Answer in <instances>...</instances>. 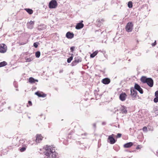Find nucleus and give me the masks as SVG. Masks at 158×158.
<instances>
[{"label":"nucleus","instance_id":"38","mask_svg":"<svg viewBox=\"0 0 158 158\" xmlns=\"http://www.w3.org/2000/svg\"><path fill=\"white\" fill-rule=\"evenodd\" d=\"M156 44V41H155V42L152 44V45L153 47L155 46Z\"/></svg>","mask_w":158,"mask_h":158},{"label":"nucleus","instance_id":"6","mask_svg":"<svg viewBox=\"0 0 158 158\" xmlns=\"http://www.w3.org/2000/svg\"><path fill=\"white\" fill-rule=\"evenodd\" d=\"M131 95L132 98H136L137 92L136 90L133 88H131Z\"/></svg>","mask_w":158,"mask_h":158},{"label":"nucleus","instance_id":"10","mask_svg":"<svg viewBox=\"0 0 158 158\" xmlns=\"http://www.w3.org/2000/svg\"><path fill=\"white\" fill-rule=\"evenodd\" d=\"M146 83H147L149 86L152 87L153 85V81L152 78H148V79Z\"/></svg>","mask_w":158,"mask_h":158},{"label":"nucleus","instance_id":"37","mask_svg":"<svg viewBox=\"0 0 158 158\" xmlns=\"http://www.w3.org/2000/svg\"><path fill=\"white\" fill-rule=\"evenodd\" d=\"M75 48V47L74 46L71 47L70 48V50L71 52H73L74 51V49Z\"/></svg>","mask_w":158,"mask_h":158},{"label":"nucleus","instance_id":"26","mask_svg":"<svg viewBox=\"0 0 158 158\" xmlns=\"http://www.w3.org/2000/svg\"><path fill=\"white\" fill-rule=\"evenodd\" d=\"M7 64V63L5 61L0 62V67L4 66Z\"/></svg>","mask_w":158,"mask_h":158},{"label":"nucleus","instance_id":"7","mask_svg":"<svg viewBox=\"0 0 158 158\" xmlns=\"http://www.w3.org/2000/svg\"><path fill=\"white\" fill-rule=\"evenodd\" d=\"M134 89L135 90H138L141 94H143V89L137 83L135 84Z\"/></svg>","mask_w":158,"mask_h":158},{"label":"nucleus","instance_id":"43","mask_svg":"<svg viewBox=\"0 0 158 158\" xmlns=\"http://www.w3.org/2000/svg\"><path fill=\"white\" fill-rule=\"evenodd\" d=\"M156 155L158 156V150H157V151H156Z\"/></svg>","mask_w":158,"mask_h":158},{"label":"nucleus","instance_id":"21","mask_svg":"<svg viewBox=\"0 0 158 158\" xmlns=\"http://www.w3.org/2000/svg\"><path fill=\"white\" fill-rule=\"evenodd\" d=\"M42 139V137L40 135H37L36 140V142L39 143Z\"/></svg>","mask_w":158,"mask_h":158},{"label":"nucleus","instance_id":"30","mask_svg":"<svg viewBox=\"0 0 158 158\" xmlns=\"http://www.w3.org/2000/svg\"><path fill=\"white\" fill-rule=\"evenodd\" d=\"M33 60V58L32 57L27 58H26V62H31Z\"/></svg>","mask_w":158,"mask_h":158},{"label":"nucleus","instance_id":"28","mask_svg":"<svg viewBox=\"0 0 158 158\" xmlns=\"http://www.w3.org/2000/svg\"><path fill=\"white\" fill-rule=\"evenodd\" d=\"M128 6L129 8H131L132 7V2L131 1H129L128 2Z\"/></svg>","mask_w":158,"mask_h":158},{"label":"nucleus","instance_id":"41","mask_svg":"<svg viewBox=\"0 0 158 158\" xmlns=\"http://www.w3.org/2000/svg\"><path fill=\"white\" fill-rule=\"evenodd\" d=\"M93 127L94 128H95L96 127V124L95 123H94L93 124Z\"/></svg>","mask_w":158,"mask_h":158},{"label":"nucleus","instance_id":"24","mask_svg":"<svg viewBox=\"0 0 158 158\" xmlns=\"http://www.w3.org/2000/svg\"><path fill=\"white\" fill-rule=\"evenodd\" d=\"M98 51H96L94 52L93 53L91 54L90 55V57L91 58H94V57L98 54Z\"/></svg>","mask_w":158,"mask_h":158},{"label":"nucleus","instance_id":"3","mask_svg":"<svg viewBox=\"0 0 158 158\" xmlns=\"http://www.w3.org/2000/svg\"><path fill=\"white\" fill-rule=\"evenodd\" d=\"M114 134L109 135L107 140L108 142L110 143V144H114L117 141V140L114 138Z\"/></svg>","mask_w":158,"mask_h":158},{"label":"nucleus","instance_id":"47","mask_svg":"<svg viewBox=\"0 0 158 158\" xmlns=\"http://www.w3.org/2000/svg\"><path fill=\"white\" fill-rule=\"evenodd\" d=\"M10 107H8V109H10Z\"/></svg>","mask_w":158,"mask_h":158},{"label":"nucleus","instance_id":"22","mask_svg":"<svg viewBox=\"0 0 158 158\" xmlns=\"http://www.w3.org/2000/svg\"><path fill=\"white\" fill-rule=\"evenodd\" d=\"M24 10L30 15L32 14L33 13V10L29 8H25Z\"/></svg>","mask_w":158,"mask_h":158},{"label":"nucleus","instance_id":"5","mask_svg":"<svg viewBox=\"0 0 158 158\" xmlns=\"http://www.w3.org/2000/svg\"><path fill=\"white\" fill-rule=\"evenodd\" d=\"M57 5V2L55 0H52L49 3V7L50 8H56Z\"/></svg>","mask_w":158,"mask_h":158},{"label":"nucleus","instance_id":"12","mask_svg":"<svg viewBox=\"0 0 158 158\" xmlns=\"http://www.w3.org/2000/svg\"><path fill=\"white\" fill-rule=\"evenodd\" d=\"M2 45L3 46H0V52L4 53L6 51V46L4 44H2Z\"/></svg>","mask_w":158,"mask_h":158},{"label":"nucleus","instance_id":"31","mask_svg":"<svg viewBox=\"0 0 158 158\" xmlns=\"http://www.w3.org/2000/svg\"><path fill=\"white\" fill-rule=\"evenodd\" d=\"M96 96V98L97 100L100 99L101 98V95H98V94H95Z\"/></svg>","mask_w":158,"mask_h":158},{"label":"nucleus","instance_id":"13","mask_svg":"<svg viewBox=\"0 0 158 158\" xmlns=\"http://www.w3.org/2000/svg\"><path fill=\"white\" fill-rule=\"evenodd\" d=\"M74 34L73 32L68 31L66 33V36L69 39H71L74 37Z\"/></svg>","mask_w":158,"mask_h":158},{"label":"nucleus","instance_id":"17","mask_svg":"<svg viewBox=\"0 0 158 158\" xmlns=\"http://www.w3.org/2000/svg\"><path fill=\"white\" fill-rule=\"evenodd\" d=\"M148 78H147L145 76H142L140 78V81L143 83H146L147 82Z\"/></svg>","mask_w":158,"mask_h":158},{"label":"nucleus","instance_id":"32","mask_svg":"<svg viewBox=\"0 0 158 158\" xmlns=\"http://www.w3.org/2000/svg\"><path fill=\"white\" fill-rule=\"evenodd\" d=\"M87 135V133H84V134H82L81 135L83 139H84L85 138V137Z\"/></svg>","mask_w":158,"mask_h":158},{"label":"nucleus","instance_id":"42","mask_svg":"<svg viewBox=\"0 0 158 158\" xmlns=\"http://www.w3.org/2000/svg\"><path fill=\"white\" fill-rule=\"evenodd\" d=\"M102 124L103 125H105L106 124V123L105 122H103L102 123Z\"/></svg>","mask_w":158,"mask_h":158},{"label":"nucleus","instance_id":"1","mask_svg":"<svg viewBox=\"0 0 158 158\" xmlns=\"http://www.w3.org/2000/svg\"><path fill=\"white\" fill-rule=\"evenodd\" d=\"M45 155L47 158H57L58 153L55 152V148L53 145H47L44 148Z\"/></svg>","mask_w":158,"mask_h":158},{"label":"nucleus","instance_id":"15","mask_svg":"<svg viewBox=\"0 0 158 158\" xmlns=\"http://www.w3.org/2000/svg\"><path fill=\"white\" fill-rule=\"evenodd\" d=\"M34 24V21H31L28 23H27V27L30 29H32L33 27V26Z\"/></svg>","mask_w":158,"mask_h":158},{"label":"nucleus","instance_id":"36","mask_svg":"<svg viewBox=\"0 0 158 158\" xmlns=\"http://www.w3.org/2000/svg\"><path fill=\"white\" fill-rule=\"evenodd\" d=\"M121 135H122V134H121L118 133L117 134V135L116 136V137L117 138H119L121 137Z\"/></svg>","mask_w":158,"mask_h":158},{"label":"nucleus","instance_id":"29","mask_svg":"<svg viewBox=\"0 0 158 158\" xmlns=\"http://www.w3.org/2000/svg\"><path fill=\"white\" fill-rule=\"evenodd\" d=\"M73 56H70L69 58H68L67 62L68 63H70L71 62V61L73 60Z\"/></svg>","mask_w":158,"mask_h":158},{"label":"nucleus","instance_id":"25","mask_svg":"<svg viewBox=\"0 0 158 158\" xmlns=\"http://www.w3.org/2000/svg\"><path fill=\"white\" fill-rule=\"evenodd\" d=\"M104 19H98L97 22L98 25L100 26L102 23V22H104Z\"/></svg>","mask_w":158,"mask_h":158},{"label":"nucleus","instance_id":"9","mask_svg":"<svg viewBox=\"0 0 158 158\" xmlns=\"http://www.w3.org/2000/svg\"><path fill=\"white\" fill-rule=\"evenodd\" d=\"M35 94L37 95L39 97L44 98L47 96V95L43 93V92L40 91H37L35 93Z\"/></svg>","mask_w":158,"mask_h":158},{"label":"nucleus","instance_id":"8","mask_svg":"<svg viewBox=\"0 0 158 158\" xmlns=\"http://www.w3.org/2000/svg\"><path fill=\"white\" fill-rule=\"evenodd\" d=\"M127 97V95L126 94L123 92L120 94L119 98L121 101H124L126 100Z\"/></svg>","mask_w":158,"mask_h":158},{"label":"nucleus","instance_id":"45","mask_svg":"<svg viewBox=\"0 0 158 158\" xmlns=\"http://www.w3.org/2000/svg\"><path fill=\"white\" fill-rule=\"evenodd\" d=\"M114 158H118L117 157L115 156L114 157Z\"/></svg>","mask_w":158,"mask_h":158},{"label":"nucleus","instance_id":"46","mask_svg":"<svg viewBox=\"0 0 158 158\" xmlns=\"http://www.w3.org/2000/svg\"><path fill=\"white\" fill-rule=\"evenodd\" d=\"M16 90H17V91H18V89H16Z\"/></svg>","mask_w":158,"mask_h":158},{"label":"nucleus","instance_id":"35","mask_svg":"<svg viewBox=\"0 0 158 158\" xmlns=\"http://www.w3.org/2000/svg\"><path fill=\"white\" fill-rule=\"evenodd\" d=\"M33 46L35 48H37L38 46V43H34L33 44Z\"/></svg>","mask_w":158,"mask_h":158},{"label":"nucleus","instance_id":"44","mask_svg":"<svg viewBox=\"0 0 158 158\" xmlns=\"http://www.w3.org/2000/svg\"><path fill=\"white\" fill-rule=\"evenodd\" d=\"M63 70H60V73H62L63 72Z\"/></svg>","mask_w":158,"mask_h":158},{"label":"nucleus","instance_id":"39","mask_svg":"<svg viewBox=\"0 0 158 158\" xmlns=\"http://www.w3.org/2000/svg\"><path fill=\"white\" fill-rule=\"evenodd\" d=\"M28 103L29 105L30 106H31L32 105V102L31 101H29L28 102Z\"/></svg>","mask_w":158,"mask_h":158},{"label":"nucleus","instance_id":"18","mask_svg":"<svg viewBox=\"0 0 158 158\" xmlns=\"http://www.w3.org/2000/svg\"><path fill=\"white\" fill-rule=\"evenodd\" d=\"M29 82L31 84L35 83V82H38V80L37 79H35L32 77H30L29 79Z\"/></svg>","mask_w":158,"mask_h":158},{"label":"nucleus","instance_id":"48","mask_svg":"<svg viewBox=\"0 0 158 158\" xmlns=\"http://www.w3.org/2000/svg\"><path fill=\"white\" fill-rule=\"evenodd\" d=\"M28 118H30V117H28Z\"/></svg>","mask_w":158,"mask_h":158},{"label":"nucleus","instance_id":"11","mask_svg":"<svg viewBox=\"0 0 158 158\" xmlns=\"http://www.w3.org/2000/svg\"><path fill=\"white\" fill-rule=\"evenodd\" d=\"M83 22V21L82 20L81 22L77 23L76 26L75 28L78 30L82 28L84 26V24L82 23Z\"/></svg>","mask_w":158,"mask_h":158},{"label":"nucleus","instance_id":"19","mask_svg":"<svg viewBox=\"0 0 158 158\" xmlns=\"http://www.w3.org/2000/svg\"><path fill=\"white\" fill-rule=\"evenodd\" d=\"M155 95L156 98L154 99V102L155 103H156L158 102V90H157L155 92Z\"/></svg>","mask_w":158,"mask_h":158},{"label":"nucleus","instance_id":"34","mask_svg":"<svg viewBox=\"0 0 158 158\" xmlns=\"http://www.w3.org/2000/svg\"><path fill=\"white\" fill-rule=\"evenodd\" d=\"M147 130V128L146 127H144L143 128V130L144 132H146Z\"/></svg>","mask_w":158,"mask_h":158},{"label":"nucleus","instance_id":"14","mask_svg":"<svg viewBox=\"0 0 158 158\" xmlns=\"http://www.w3.org/2000/svg\"><path fill=\"white\" fill-rule=\"evenodd\" d=\"M120 110L123 114H126L127 113V107L124 106H121Z\"/></svg>","mask_w":158,"mask_h":158},{"label":"nucleus","instance_id":"4","mask_svg":"<svg viewBox=\"0 0 158 158\" xmlns=\"http://www.w3.org/2000/svg\"><path fill=\"white\" fill-rule=\"evenodd\" d=\"M133 25L132 22H128L125 27L126 30L128 32H131L133 30Z\"/></svg>","mask_w":158,"mask_h":158},{"label":"nucleus","instance_id":"27","mask_svg":"<svg viewBox=\"0 0 158 158\" xmlns=\"http://www.w3.org/2000/svg\"><path fill=\"white\" fill-rule=\"evenodd\" d=\"M40 55V52L39 51H37L35 52V55L37 58H39Z\"/></svg>","mask_w":158,"mask_h":158},{"label":"nucleus","instance_id":"20","mask_svg":"<svg viewBox=\"0 0 158 158\" xmlns=\"http://www.w3.org/2000/svg\"><path fill=\"white\" fill-rule=\"evenodd\" d=\"M133 145V143L132 142H129L125 143L124 145V147L125 148H129L131 147Z\"/></svg>","mask_w":158,"mask_h":158},{"label":"nucleus","instance_id":"49","mask_svg":"<svg viewBox=\"0 0 158 158\" xmlns=\"http://www.w3.org/2000/svg\"><path fill=\"white\" fill-rule=\"evenodd\" d=\"M27 107H28V105H27Z\"/></svg>","mask_w":158,"mask_h":158},{"label":"nucleus","instance_id":"33","mask_svg":"<svg viewBox=\"0 0 158 158\" xmlns=\"http://www.w3.org/2000/svg\"><path fill=\"white\" fill-rule=\"evenodd\" d=\"M26 147H23L22 148H21L20 149V152H24L26 150Z\"/></svg>","mask_w":158,"mask_h":158},{"label":"nucleus","instance_id":"40","mask_svg":"<svg viewBox=\"0 0 158 158\" xmlns=\"http://www.w3.org/2000/svg\"><path fill=\"white\" fill-rule=\"evenodd\" d=\"M140 146L139 145H138L137 147H136V149H140Z\"/></svg>","mask_w":158,"mask_h":158},{"label":"nucleus","instance_id":"16","mask_svg":"<svg viewBox=\"0 0 158 158\" xmlns=\"http://www.w3.org/2000/svg\"><path fill=\"white\" fill-rule=\"evenodd\" d=\"M102 82L104 84H108L110 82V80L108 78H106L102 80Z\"/></svg>","mask_w":158,"mask_h":158},{"label":"nucleus","instance_id":"23","mask_svg":"<svg viewBox=\"0 0 158 158\" xmlns=\"http://www.w3.org/2000/svg\"><path fill=\"white\" fill-rule=\"evenodd\" d=\"M45 28L44 25H40L38 26V30L41 31L44 30Z\"/></svg>","mask_w":158,"mask_h":158},{"label":"nucleus","instance_id":"2","mask_svg":"<svg viewBox=\"0 0 158 158\" xmlns=\"http://www.w3.org/2000/svg\"><path fill=\"white\" fill-rule=\"evenodd\" d=\"M82 61V58L79 56L75 57L74 58V60L71 64L72 66L76 65L78 63Z\"/></svg>","mask_w":158,"mask_h":158}]
</instances>
